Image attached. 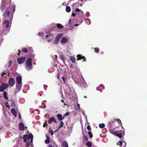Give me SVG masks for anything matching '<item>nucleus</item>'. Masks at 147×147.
Instances as JSON below:
<instances>
[{
	"mask_svg": "<svg viewBox=\"0 0 147 147\" xmlns=\"http://www.w3.org/2000/svg\"><path fill=\"white\" fill-rule=\"evenodd\" d=\"M32 59L29 58L27 59L26 61V64L27 65V67H28V68H26V69L28 70H29L30 69H31V68L30 67L32 66Z\"/></svg>",
	"mask_w": 147,
	"mask_h": 147,
	"instance_id": "obj_1",
	"label": "nucleus"
},
{
	"mask_svg": "<svg viewBox=\"0 0 147 147\" xmlns=\"http://www.w3.org/2000/svg\"><path fill=\"white\" fill-rule=\"evenodd\" d=\"M9 87V85L8 84H5L3 83L1 84L0 86V92H3L5 89Z\"/></svg>",
	"mask_w": 147,
	"mask_h": 147,
	"instance_id": "obj_2",
	"label": "nucleus"
},
{
	"mask_svg": "<svg viewBox=\"0 0 147 147\" xmlns=\"http://www.w3.org/2000/svg\"><path fill=\"white\" fill-rule=\"evenodd\" d=\"M11 8V7L9 6L7 8V9L5 11L4 13L3 14L4 19H5V18H8V19L9 18V16L10 12V11L8 10L10 9Z\"/></svg>",
	"mask_w": 147,
	"mask_h": 147,
	"instance_id": "obj_3",
	"label": "nucleus"
},
{
	"mask_svg": "<svg viewBox=\"0 0 147 147\" xmlns=\"http://www.w3.org/2000/svg\"><path fill=\"white\" fill-rule=\"evenodd\" d=\"M63 35V34L62 33H60L57 35L54 41L55 44H57L59 43L60 39Z\"/></svg>",
	"mask_w": 147,
	"mask_h": 147,
	"instance_id": "obj_4",
	"label": "nucleus"
},
{
	"mask_svg": "<svg viewBox=\"0 0 147 147\" xmlns=\"http://www.w3.org/2000/svg\"><path fill=\"white\" fill-rule=\"evenodd\" d=\"M121 130L118 127L115 128L113 130H111L110 131V132L112 134H114V133H116L119 132Z\"/></svg>",
	"mask_w": 147,
	"mask_h": 147,
	"instance_id": "obj_5",
	"label": "nucleus"
},
{
	"mask_svg": "<svg viewBox=\"0 0 147 147\" xmlns=\"http://www.w3.org/2000/svg\"><path fill=\"white\" fill-rule=\"evenodd\" d=\"M25 60V57H22L19 58L17 59L18 63L19 64H21L24 63Z\"/></svg>",
	"mask_w": 147,
	"mask_h": 147,
	"instance_id": "obj_6",
	"label": "nucleus"
},
{
	"mask_svg": "<svg viewBox=\"0 0 147 147\" xmlns=\"http://www.w3.org/2000/svg\"><path fill=\"white\" fill-rule=\"evenodd\" d=\"M9 22L8 18H5L3 23V26L5 28H8L9 26Z\"/></svg>",
	"mask_w": 147,
	"mask_h": 147,
	"instance_id": "obj_7",
	"label": "nucleus"
},
{
	"mask_svg": "<svg viewBox=\"0 0 147 147\" xmlns=\"http://www.w3.org/2000/svg\"><path fill=\"white\" fill-rule=\"evenodd\" d=\"M8 85L9 86L11 87L13 86L15 84V80L14 79L12 78H10L8 81Z\"/></svg>",
	"mask_w": 147,
	"mask_h": 147,
	"instance_id": "obj_8",
	"label": "nucleus"
},
{
	"mask_svg": "<svg viewBox=\"0 0 147 147\" xmlns=\"http://www.w3.org/2000/svg\"><path fill=\"white\" fill-rule=\"evenodd\" d=\"M65 94L66 95H68L70 97V96L72 94V92L70 88H68V89L65 91Z\"/></svg>",
	"mask_w": 147,
	"mask_h": 147,
	"instance_id": "obj_9",
	"label": "nucleus"
},
{
	"mask_svg": "<svg viewBox=\"0 0 147 147\" xmlns=\"http://www.w3.org/2000/svg\"><path fill=\"white\" fill-rule=\"evenodd\" d=\"M122 134H123V136L124 134V133L123 131H122V132H121L119 133H114V134H113L114 135H116L119 138H122Z\"/></svg>",
	"mask_w": 147,
	"mask_h": 147,
	"instance_id": "obj_10",
	"label": "nucleus"
},
{
	"mask_svg": "<svg viewBox=\"0 0 147 147\" xmlns=\"http://www.w3.org/2000/svg\"><path fill=\"white\" fill-rule=\"evenodd\" d=\"M52 122H53L54 123H56L57 122V120L56 119L53 117H51L48 120V122L49 124L51 123Z\"/></svg>",
	"mask_w": 147,
	"mask_h": 147,
	"instance_id": "obj_11",
	"label": "nucleus"
},
{
	"mask_svg": "<svg viewBox=\"0 0 147 147\" xmlns=\"http://www.w3.org/2000/svg\"><path fill=\"white\" fill-rule=\"evenodd\" d=\"M19 129L21 131L24 130V125L22 123H20L19 124Z\"/></svg>",
	"mask_w": 147,
	"mask_h": 147,
	"instance_id": "obj_12",
	"label": "nucleus"
},
{
	"mask_svg": "<svg viewBox=\"0 0 147 147\" xmlns=\"http://www.w3.org/2000/svg\"><path fill=\"white\" fill-rule=\"evenodd\" d=\"M16 81L18 84H22V78L20 76H17L16 78Z\"/></svg>",
	"mask_w": 147,
	"mask_h": 147,
	"instance_id": "obj_13",
	"label": "nucleus"
},
{
	"mask_svg": "<svg viewBox=\"0 0 147 147\" xmlns=\"http://www.w3.org/2000/svg\"><path fill=\"white\" fill-rule=\"evenodd\" d=\"M23 138L24 140V142H26L27 140H29V136L27 134H25L23 136Z\"/></svg>",
	"mask_w": 147,
	"mask_h": 147,
	"instance_id": "obj_14",
	"label": "nucleus"
},
{
	"mask_svg": "<svg viewBox=\"0 0 147 147\" xmlns=\"http://www.w3.org/2000/svg\"><path fill=\"white\" fill-rule=\"evenodd\" d=\"M68 41L67 39L64 37H63L61 40V42L62 44L66 43Z\"/></svg>",
	"mask_w": 147,
	"mask_h": 147,
	"instance_id": "obj_15",
	"label": "nucleus"
},
{
	"mask_svg": "<svg viewBox=\"0 0 147 147\" xmlns=\"http://www.w3.org/2000/svg\"><path fill=\"white\" fill-rule=\"evenodd\" d=\"M9 101H10L11 106V107H16V104L14 101L13 100L10 99Z\"/></svg>",
	"mask_w": 147,
	"mask_h": 147,
	"instance_id": "obj_16",
	"label": "nucleus"
},
{
	"mask_svg": "<svg viewBox=\"0 0 147 147\" xmlns=\"http://www.w3.org/2000/svg\"><path fill=\"white\" fill-rule=\"evenodd\" d=\"M21 89V86L20 84L16 85V90L17 91V92H18L20 91Z\"/></svg>",
	"mask_w": 147,
	"mask_h": 147,
	"instance_id": "obj_17",
	"label": "nucleus"
},
{
	"mask_svg": "<svg viewBox=\"0 0 147 147\" xmlns=\"http://www.w3.org/2000/svg\"><path fill=\"white\" fill-rule=\"evenodd\" d=\"M77 60L78 61L81 60L83 59H84V56H82V55L80 54L77 55Z\"/></svg>",
	"mask_w": 147,
	"mask_h": 147,
	"instance_id": "obj_18",
	"label": "nucleus"
},
{
	"mask_svg": "<svg viewBox=\"0 0 147 147\" xmlns=\"http://www.w3.org/2000/svg\"><path fill=\"white\" fill-rule=\"evenodd\" d=\"M62 146L63 147H68L67 143L65 141L63 142L62 144Z\"/></svg>",
	"mask_w": 147,
	"mask_h": 147,
	"instance_id": "obj_19",
	"label": "nucleus"
},
{
	"mask_svg": "<svg viewBox=\"0 0 147 147\" xmlns=\"http://www.w3.org/2000/svg\"><path fill=\"white\" fill-rule=\"evenodd\" d=\"M57 117L58 119V120L59 121H61L63 120L62 115L60 114H58L57 115Z\"/></svg>",
	"mask_w": 147,
	"mask_h": 147,
	"instance_id": "obj_20",
	"label": "nucleus"
},
{
	"mask_svg": "<svg viewBox=\"0 0 147 147\" xmlns=\"http://www.w3.org/2000/svg\"><path fill=\"white\" fill-rule=\"evenodd\" d=\"M3 97L5 100L8 99V97L7 96V94L6 91H4L3 93Z\"/></svg>",
	"mask_w": 147,
	"mask_h": 147,
	"instance_id": "obj_21",
	"label": "nucleus"
},
{
	"mask_svg": "<svg viewBox=\"0 0 147 147\" xmlns=\"http://www.w3.org/2000/svg\"><path fill=\"white\" fill-rule=\"evenodd\" d=\"M70 60L72 61L73 63L75 62L76 59L74 56H70Z\"/></svg>",
	"mask_w": 147,
	"mask_h": 147,
	"instance_id": "obj_22",
	"label": "nucleus"
},
{
	"mask_svg": "<svg viewBox=\"0 0 147 147\" xmlns=\"http://www.w3.org/2000/svg\"><path fill=\"white\" fill-rule=\"evenodd\" d=\"M63 125H64V123H63V121H60V125H59V127L57 129V130H56L55 131L59 130L60 128L63 127Z\"/></svg>",
	"mask_w": 147,
	"mask_h": 147,
	"instance_id": "obj_23",
	"label": "nucleus"
},
{
	"mask_svg": "<svg viewBox=\"0 0 147 147\" xmlns=\"http://www.w3.org/2000/svg\"><path fill=\"white\" fill-rule=\"evenodd\" d=\"M29 139H30V142L31 143L32 142L33 139V136L32 134H29Z\"/></svg>",
	"mask_w": 147,
	"mask_h": 147,
	"instance_id": "obj_24",
	"label": "nucleus"
},
{
	"mask_svg": "<svg viewBox=\"0 0 147 147\" xmlns=\"http://www.w3.org/2000/svg\"><path fill=\"white\" fill-rule=\"evenodd\" d=\"M85 145L89 147H91L92 146V144L91 142L89 141L87 142L85 144Z\"/></svg>",
	"mask_w": 147,
	"mask_h": 147,
	"instance_id": "obj_25",
	"label": "nucleus"
},
{
	"mask_svg": "<svg viewBox=\"0 0 147 147\" xmlns=\"http://www.w3.org/2000/svg\"><path fill=\"white\" fill-rule=\"evenodd\" d=\"M72 21L71 19H70L69 20V22L67 24L66 26H70L71 25H72Z\"/></svg>",
	"mask_w": 147,
	"mask_h": 147,
	"instance_id": "obj_26",
	"label": "nucleus"
},
{
	"mask_svg": "<svg viewBox=\"0 0 147 147\" xmlns=\"http://www.w3.org/2000/svg\"><path fill=\"white\" fill-rule=\"evenodd\" d=\"M71 8L69 6H67L66 8V11L67 12H69L71 11Z\"/></svg>",
	"mask_w": 147,
	"mask_h": 147,
	"instance_id": "obj_27",
	"label": "nucleus"
},
{
	"mask_svg": "<svg viewBox=\"0 0 147 147\" xmlns=\"http://www.w3.org/2000/svg\"><path fill=\"white\" fill-rule=\"evenodd\" d=\"M56 26L57 28L59 29H60L63 28V26L61 24H56Z\"/></svg>",
	"mask_w": 147,
	"mask_h": 147,
	"instance_id": "obj_28",
	"label": "nucleus"
},
{
	"mask_svg": "<svg viewBox=\"0 0 147 147\" xmlns=\"http://www.w3.org/2000/svg\"><path fill=\"white\" fill-rule=\"evenodd\" d=\"M11 112L13 114H14L15 113H17L15 109L13 108H12L11 110Z\"/></svg>",
	"mask_w": 147,
	"mask_h": 147,
	"instance_id": "obj_29",
	"label": "nucleus"
},
{
	"mask_svg": "<svg viewBox=\"0 0 147 147\" xmlns=\"http://www.w3.org/2000/svg\"><path fill=\"white\" fill-rule=\"evenodd\" d=\"M75 11L76 12H80V14H81V15L83 13V11H82L80 9H79L78 8H77L75 10Z\"/></svg>",
	"mask_w": 147,
	"mask_h": 147,
	"instance_id": "obj_30",
	"label": "nucleus"
},
{
	"mask_svg": "<svg viewBox=\"0 0 147 147\" xmlns=\"http://www.w3.org/2000/svg\"><path fill=\"white\" fill-rule=\"evenodd\" d=\"M99 127L100 128H103L105 127V124L104 123L100 124L99 125Z\"/></svg>",
	"mask_w": 147,
	"mask_h": 147,
	"instance_id": "obj_31",
	"label": "nucleus"
},
{
	"mask_svg": "<svg viewBox=\"0 0 147 147\" xmlns=\"http://www.w3.org/2000/svg\"><path fill=\"white\" fill-rule=\"evenodd\" d=\"M50 142V140H49V138L48 137V138H47L46 140H45V144H49Z\"/></svg>",
	"mask_w": 147,
	"mask_h": 147,
	"instance_id": "obj_32",
	"label": "nucleus"
},
{
	"mask_svg": "<svg viewBox=\"0 0 147 147\" xmlns=\"http://www.w3.org/2000/svg\"><path fill=\"white\" fill-rule=\"evenodd\" d=\"M22 51L25 53H27L28 52V50L27 48H24L22 49Z\"/></svg>",
	"mask_w": 147,
	"mask_h": 147,
	"instance_id": "obj_33",
	"label": "nucleus"
},
{
	"mask_svg": "<svg viewBox=\"0 0 147 147\" xmlns=\"http://www.w3.org/2000/svg\"><path fill=\"white\" fill-rule=\"evenodd\" d=\"M94 49L96 53H98L99 51V49L98 48H95Z\"/></svg>",
	"mask_w": 147,
	"mask_h": 147,
	"instance_id": "obj_34",
	"label": "nucleus"
},
{
	"mask_svg": "<svg viewBox=\"0 0 147 147\" xmlns=\"http://www.w3.org/2000/svg\"><path fill=\"white\" fill-rule=\"evenodd\" d=\"M88 134L90 138H92L93 136L92 134V132L90 131H89L88 132Z\"/></svg>",
	"mask_w": 147,
	"mask_h": 147,
	"instance_id": "obj_35",
	"label": "nucleus"
},
{
	"mask_svg": "<svg viewBox=\"0 0 147 147\" xmlns=\"http://www.w3.org/2000/svg\"><path fill=\"white\" fill-rule=\"evenodd\" d=\"M31 144V142H27L26 143V145L27 147H29Z\"/></svg>",
	"mask_w": 147,
	"mask_h": 147,
	"instance_id": "obj_36",
	"label": "nucleus"
},
{
	"mask_svg": "<svg viewBox=\"0 0 147 147\" xmlns=\"http://www.w3.org/2000/svg\"><path fill=\"white\" fill-rule=\"evenodd\" d=\"M122 142L121 141H120L117 143V144L120 146H122Z\"/></svg>",
	"mask_w": 147,
	"mask_h": 147,
	"instance_id": "obj_37",
	"label": "nucleus"
},
{
	"mask_svg": "<svg viewBox=\"0 0 147 147\" xmlns=\"http://www.w3.org/2000/svg\"><path fill=\"white\" fill-rule=\"evenodd\" d=\"M96 90H98L100 91V92H102V89H100V87H97L96 88Z\"/></svg>",
	"mask_w": 147,
	"mask_h": 147,
	"instance_id": "obj_38",
	"label": "nucleus"
},
{
	"mask_svg": "<svg viewBox=\"0 0 147 147\" xmlns=\"http://www.w3.org/2000/svg\"><path fill=\"white\" fill-rule=\"evenodd\" d=\"M49 133L51 134V135H53V131L51 129H50L49 131Z\"/></svg>",
	"mask_w": 147,
	"mask_h": 147,
	"instance_id": "obj_39",
	"label": "nucleus"
},
{
	"mask_svg": "<svg viewBox=\"0 0 147 147\" xmlns=\"http://www.w3.org/2000/svg\"><path fill=\"white\" fill-rule=\"evenodd\" d=\"M61 78L63 80V83L64 84H65L66 83L65 77L64 76H62V77Z\"/></svg>",
	"mask_w": 147,
	"mask_h": 147,
	"instance_id": "obj_40",
	"label": "nucleus"
},
{
	"mask_svg": "<svg viewBox=\"0 0 147 147\" xmlns=\"http://www.w3.org/2000/svg\"><path fill=\"white\" fill-rule=\"evenodd\" d=\"M83 137L84 138L86 141H88V138L87 136H85V135H83Z\"/></svg>",
	"mask_w": 147,
	"mask_h": 147,
	"instance_id": "obj_41",
	"label": "nucleus"
},
{
	"mask_svg": "<svg viewBox=\"0 0 147 147\" xmlns=\"http://www.w3.org/2000/svg\"><path fill=\"white\" fill-rule=\"evenodd\" d=\"M11 6V8H10V9H12V8L13 9V12H14L15 10V6L13 5V6Z\"/></svg>",
	"mask_w": 147,
	"mask_h": 147,
	"instance_id": "obj_42",
	"label": "nucleus"
},
{
	"mask_svg": "<svg viewBox=\"0 0 147 147\" xmlns=\"http://www.w3.org/2000/svg\"><path fill=\"white\" fill-rule=\"evenodd\" d=\"M47 121H45V123H44V124L43 125V127H45L47 125Z\"/></svg>",
	"mask_w": 147,
	"mask_h": 147,
	"instance_id": "obj_43",
	"label": "nucleus"
},
{
	"mask_svg": "<svg viewBox=\"0 0 147 147\" xmlns=\"http://www.w3.org/2000/svg\"><path fill=\"white\" fill-rule=\"evenodd\" d=\"M87 129L89 131H90L91 130V128L90 127V125H88L87 126Z\"/></svg>",
	"mask_w": 147,
	"mask_h": 147,
	"instance_id": "obj_44",
	"label": "nucleus"
},
{
	"mask_svg": "<svg viewBox=\"0 0 147 147\" xmlns=\"http://www.w3.org/2000/svg\"><path fill=\"white\" fill-rule=\"evenodd\" d=\"M0 8H1V11L2 12H3V10H4V7H3V6H2V5H1V6Z\"/></svg>",
	"mask_w": 147,
	"mask_h": 147,
	"instance_id": "obj_45",
	"label": "nucleus"
},
{
	"mask_svg": "<svg viewBox=\"0 0 147 147\" xmlns=\"http://www.w3.org/2000/svg\"><path fill=\"white\" fill-rule=\"evenodd\" d=\"M117 121L120 124H121L122 125L121 120L120 119H118V120H117Z\"/></svg>",
	"mask_w": 147,
	"mask_h": 147,
	"instance_id": "obj_46",
	"label": "nucleus"
},
{
	"mask_svg": "<svg viewBox=\"0 0 147 147\" xmlns=\"http://www.w3.org/2000/svg\"><path fill=\"white\" fill-rule=\"evenodd\" d=\"M76 13H72L71 14V16L73 17H74L76 16Z\"/></svg>",
	"mask_w": 147,
	"mask_h": 147,
	"instance_id": "obj_47",
	"label": "nucleus"
},
{
	"mask_svg": "<svg viewBox=\"0 0 147 147\" xmlns=\"http://www.w3.org/2000/svg\"><path fill=\"white\" fill-rule=\"evenodd\" d=\"M69 115V112H67L65 114V116H68V115Z\"/></svg>",
	"mask_w": 147,
	"mask_h": 147,
	"instance_id": "obj_48",
	"label": "nucleus"
},
{
	"mask_svg": "<svg viewBox=\"0 0 147 147\" xmlns=\"http://www.w3.org/2000/svg\"><path fill=\"white\" fill-rule=\"evenodd\" d=\"M99 87H100H100H101L103 89H105L104 86L102 84L100 85H99Z\"/></svg>",
	"mask_w": 147,
	"mask_h": 147,
	"instance_id": "obj_49",
	"label": "nucleus"
},
{
	"mask_svg": "<svg viewBox=\"0 0 147 147\" xmlns=\"http://www.w3.org/2000/svg\"><path fill=\"white\" fill-rule=\"evenodd\" d=\"M115 120L114 121H110L109 122V123L111 124L112 123H114V122H115Z\"/></svg>",
	"mask_w": 147,
	"mask_h": 147,
	"instance_id": "obj_50",
	"label": "nucleus"
},
{
	"mask_svg": "<svg viewBox=\"0 0 147 147\" xmlns=\"http://www.w3.org/2000/svg\"><path fill=\"white\" fill-rule=\"evenodd\" d=\"M61 101L62 102H63L64 103V105H67L66 103L65 102H64V101H63V99H62V100H61Z\"/></svg>",
	"mask_w": 147,
	"mask_h": 147,
	"instance_id": "obj_51",
	"label": "nucleus"
},
{
	"mask_svg": "<svg viewBox=\"0 0 147 147\" xmlns=\"http://www.w3.org/2000/svg\"><path fill=\"white\" fill-rule=\"evenodd\" d=\"M13 115L15 117H17V113H15V114H13Z\"/></svg>",
	"mask_w": 147,
	"mask_h": 147,
	"instance_id": "obj_52",
	"label": "nucleus"
},
{
	"mask_svg": "<svg viewBox=\"0 0 147 147\" xmlns=\"http://www.w3.org/2000/svg\"><path fill=\"white\" fill-rule=\"evenodd\" d=\"M18 116H19V119H20L21 118V115H20V113H19V114L18 115Z\"/></svg>",
	"mask_w": 147,
	"mask_h": 147,
	"instance_id": "obj_53",
	"label": "nucleus"
},
{
	"mask_svg": "<svg viewBox=\"0 0 147 147\" xmlns=\"http://www.w3.org/2000/svg\"><path fill=\"white\" fill-rule=\"evenodd\" d=\"M84 59V60L82 61V62H83V61H86V58L85 57H84V59Z\"/></svg>",
	"mask_w": 147,
	"mask_h": 147,
	"instance_id": "obj_54",
	"label": "nucleus"
},
{
	"mask_svg": "<svg viewBox=\"0 0 147 147\" xmlns=\"http://www.w3.org/2000/svg\"><path fill=\"white\" fill-rule=\"evenodd\" d=\"M79 25V24H74V26H76Z\"/></svg>",
	"mask_w": 147,
	"mask_h": 147,
	"instance_id": "obj_55",
	"label": "nucleus"
},
{
	"mask_svg": "<svg viewBox=\"0 0 147 147\" xmlns=\"http://www.w3.org/2000/svg\"><path fill=\"white\" fill-rule=\"evenodd\" d=\"M6 105L7 106V107H8L9 106H8V102H6Z\"/></svg>",
	"mask_w": 147,
	"mask_h": 147,
	"instance_id": "obj_56",
	"label": "nucleus"
},
{
	"mask_svg": "<svg viewBox=\"0 0 147 147\" xmlns=\"http://www.w3.org/2000/svg\"><path fill=\"white\" fill-rule=\"evenodd\" d=\"M55 59H57V55H55Z\"/></svg>",
	"mask_w": 147,
	"mask_h": 147,
	"instance_id": "obj_57",
	"label": "nucleus"
},
{
	"mask_svg": "<svg viewBox=\"0 0 147 147\" xmlns=\"http://www.w3.org/2000/svg\"><path fill=\"white\" fill-rule=\"evenodd\" d=\"M46 106L45 105H44V106H43V108H44V109L45 108H46Z\"/></svg>",
	"mask_w": 147,
	"mask_h": 147,
	"instance_id": "obj_58",
	"label": "nucleus"
},
{
	"mask_svg": "<svg viewBox=\"0 0 147 147\" xmlns=\"http://www.w3.org/2000/svg\"><path fill=\"white\" fill-rule=\"evenodd\" d=\"M49 36L48 35H47L46 36V39H47V37H48Z\"/></svg>",
	"mask_w": 147,
	"mask_h": 147,
	"instance_id": "obj_59",
	"label": "nucleus"
},
{
	"mask_svg": "<svg viewBox=\"0 0 147 147\" xmlns=\"http://www.w3.org/2000/svg\"><path fill=\"white\" fill-rule=\"evenodd\" d=\"M48 147H53L52 145H49Z\"/></svg>",
	"mask_w": 147,
	"mask_h": 147,
	"instance_id": "obj_60",
	"label": "nucleus"
},
{
	"mask_svg": "<svg viewBox=\"0 0 147 147\" xmlns=\"http://www.w3.org/2000/svg\"><path fill=\"white\" fill-rule=\"evenodd\" d=\"M65 115H64L63 117H62L63 118V119H64L65 118Z\"/></svg>",
	"mask_w": 147,
	"mask_h": 147,
	"instance_id": "obj_61",
	"label": "nucleus"
},
{
	"mask_svg": "<svg viewBox=\"0 0 147 147\" xmlns=\"http://www.w3.org/2000/svg\"><path fill=\"white\" fill-rule=\"evenodd\" d=\"M50 40H48L47 41L49 42H50L51 40V39H50Z\"/></svg>",
	"mask_w": 147,
	"mask_h": 147,
	"instance_id": "obj_62",
	"label": "nucleus"
},
{
	"mask_svg": "<svg viewBox=\"0 0 147 147\" xmlns=\"http://www.w3.org/2000/svg\"><path fill=\"white\" fill-rule=\"evenodd\" d=\"M20 51H19V53H18V55H20Z\"/></svg>",
	"mask_w": 147,
	"mask_h": 147,
	"instance_id": "obj_63",
	"label": "nucleus"
},
{
	"mask_svg": "<svg viewBox=\"0 0 147 147\" xmlns=\"http://www.w3.org/2000/svg\"><path fill=\"white\" fill-rule=\"evenodd\" d=\"M57 77H58V79H59V75L58 74L57 75Z\"/></svg>",
	"mask_w": 147,
	"mask_h": 147,
	"instance_id": "obj_64",
	"label": "nucleus"
}]
</instances>
